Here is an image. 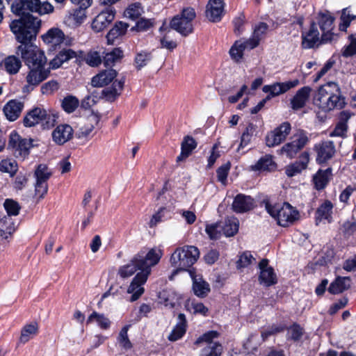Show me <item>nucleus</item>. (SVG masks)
<instances>
[{
    "label": "nucleus",
    "mask_w": 356,
    "mask_h": 356,
    "mask_svg": "<svg viewBox=\"0 0 356 356\" xmlns=\"http://www.w3.org/2000/svg\"><path fill=\"white\" fill-rule=\"evenodd\" d=\"M24 108V104L17 99L10 100L3 107V113L10 121L16 120L20 115Z\"/></svg>",
    "instance_id": "nucleus-25"
},
{
    "label": "nucleus",
    "mask_w": 356,
    "mask_h": 356,
    "mask_svg": "<svg viewBox=\"0 0 356 356\" xmlns=\"http://www.w3.org/2000/svg\"><path fill=\"white\" fill-rule=\"evenodd\" d=\"M57 119V115L48 112L44 108L36 107L29 112L24 119V124L26 127H33L41 123L44 129L53 127Z\"/></svg>",
    "instance_id": "nucleus-6"
},
{
    "label": "nucleus",
    "mask_w": 356,
    "mask_h": 356,
    "mask_svg": "<svg viewBox=\"0 0 356 356\" xmlns=\"http://www.w3.org/2000/svg\"><path fill=\"white\" fill-rule=\"evenodd\" d=\"M79 104V99L72 95L65 97L62 102V107L68 113L74 112Z\"/></svg>",
    "instance_id": "nucleus-58"
},
{
    "label": "nucleus",
    "mask_w": 356,
    "mask_h": 356,
    "mask_svg": "<svg viewBox=\"0 0 356 356\" xmlns=\"http://www.w3.org/2000/svg\"><path fill=\"white\" fill-rule=\"evenodd\" d=\"M75 56V52L71 49L60 51L51 61L50 67L52 69L60 67L65 62Z\"/></svg>",
    "instance_id": "nucleus-37"
},
{
    "label": "nucleus",
    "mask_w": 356,
    "mask_h": 356,
    "mask_svg": "<svg viewBox=\"0 0 356 356\" xmlns=\"http://www.w3.org/2000/svg\"><path fill=\"white\" fill-rule=\"evenodd\" d=\"M38 332V324L36 322H33L30 324L24 326L21 331L19 341L22 343H26Z\"/></svg>",
    "instance_id": "nucleus-41"
},
{
    "label": "nucleus",
    "mask_w": 356,
    "mask_h": 356,
    "mask_svg": "<svg viewBox=\"0 0 356 356\" xmlns=\"http://www.w3.org/2000/svg\"><path fill=\"white\" fill-rule=\"evenodd\" d=\"M224 11L223 0H209L207 5L206 15L213 22H219Z\"/></svg>",
    "instance_id": "nucleus-20"
},
{
    "label": "nucleus",
    "mask_w": 356,
    "mask_h": 356,
    "mask_svg": "<svg viewBox=\"0 0 356 356\" xmlns=\"http://www.w3.org/2000/svg\"><path fill=\"white\" fill-rule=\"evenodd\" d=\"M268 30V25L266 23L261 22L254 29L252 35L248 39L249 41L250 47L255 48L259 44L262 37L266 34Z\"/></svg>",
    "instance_id": "nucleus-39"
},
{
    "label": "nucleus",
    "mask_w": 356,
    "mask_h": 356,
    "mask_svg": "<svg viewBox=\"0 0 356 356\" xmlns=\"http://www.w3.org/2000/svg\"><path fill=\"white\" fill-rule=\"evenodd\" d=\"M309 139L307 134L300 131L294 136V140L285 144L282 147V152L289 158H293L296 154L307 143Z\"/></svg>",
    "instance_id": "nucleus-15"
},
{
    "label": "nucleus",
    "mask_w": 356,
    "mask_h": 356,
    "mask_svg": "<svg viewBox=\"0 0 356 356\" xmlns=\"http://www.w3.org/2000/svg\"><path fill=\"white\" fill-rule=\"evenodd\" d=\"M3 207L7 212V216H9L10 218L11 216H16L19 214L20 207L16 201L7 199L4 202Z\"/></svg>",
    "instance_id": "nucleus-62"
},
{
    "label": "nucleus",
    "mask_w": 356,
    "mask_h": 356,
    "mask_svg": "<svg viewBox=\"0 0 356 356\" xmlns=\"http://www.w3.org/2000/svg\"><path fill=\"white\" fill-rule=\"evenodd\" d=\"M220 224V229L222 234L227 236H232L236 234L238 230L239 222L238 219L234 216L228 217L223 222H218Z\"/></svg>",
    "instance_id": "nucleus-34"
},
{
    "label": "nucleus",
    "mask_w": 356,
    "mask_h": 356,
    "mask_svg": "<svg viewBox=\"0 0 356 356\" xmlns=\"http://www.w3.org/2000/svg\"><path fill=\"white\" fill-rule=\"evenodd\" d=\"M93 322L97 323V324L102 329H108L110 327L111 321L109 319L106 317L102 314H99L96 312H93L88 318L86 321L87 324L92 323Z\"/></svg>",
    "instance_id": "nucleus-47"
},
{
    "label": "nucleus",
    "mask_w": 356,
    "mask_h": 356,
    "mask_svg": "<svg viewBox=\"0 0 356 356\" xmlns=\"http://www.w3.org/2000/svg\"><path fill=\"white\" fill-rule=\"evenodd\" d=\"M309 161V154L306 152H303L300 155L299 161L286 167V174L288 177H293L296 175L307 168Z\"/></svg>",
    "instance_id": "nucleus-29"
},
{
    "label": "nucleus",
    "mask_w": 356,
    "mask_h": 356,
    "mask_svg": "<svg viewBox=\"0 0 356 356\" xmlns=\"http://www.w3.org/2000/svg\"><path fill=\"white\" fill-rule=\"evenodd\" d=\"M52 170L45 164H39L34 172L35 197L43 199L48 192V181L52 176Z\"/></svg>",
    "instance_id": "nucleus-9"
},
{
    "label": "nucleus",
    "mask_w": 356,
    "mask_h": 356,
    "mask_svg": "<svg viewBox=\"0 0 356 356\" xmlns=\"http://www.w3.org/2000/svg\"><path fill=\"white\" fill-rule=\"evenodd\" d=\"M186 307L188 311L194 314H200L203 316H207L208 314V308L202 302L193 300L188 302Z\"/></svg>",
    "instance_id": "nucleus-53"
},
{
    "label": "nucleus",
    "mask_w": 356,
    "mask_h": 356,
    "mask_svg": "<svg viewBox=\"0 0 356 356\" xmlns=\"http://www.w3.org/2000/svg\"><path fill=\"white\" fill-rule=\"evenodd\" d=\"M218 335L219 334L216 331H209L197 338L195 344L200 345V343L205 342L207 345H210L211 343H214L213 340L218 338Z\"/></svg>",
    "instance_id": "nucleus-63"
},
{
    "label": "nucleus",
    "mask_w": 356,
    "mask_h": 356,
    "mask_svg": "<svg viewBox=\"0 0 356 356\" xmlns=\"http://www.w3.org/2000/svg\"><path fill=\"white\" fill-rule=\"evenodd\" d=\"M143 13V9L140 3H134L130 4L124 13L125 17L132 20L137 19Z\"/></svg>",
    "instance_id": "nucleus-49"
},
{
    "label": "nucleus",
    "mask_w": 356,
    "mask_h": 356,
    "mask_svg": "<svg viewBox=\"0 0 356 356\" xmlns=\"http://www.w3.org/2000/svg\"><path fill=\"white\" fill-rule=\"evenodd\" d=\"M299 84L298 79H294L286 82H276L270 85H265L262 88V90L265 93H268L266 99L269 100L272 97L278 96L285 93L290 89L295 88Z\"/></svg>",
    "instance_id": "nucleus-14"
},
{
    "label": "nucleus",
    "mask_w": 356,
    "mask_h": 356,
    "mask_svg": "<svg viewBox=\"0 0 356 356\" xmlns=\"http://www.w3.org/2000/svg\"><path fill=\"white\" fill-rule=\"evenodd\" d=\"M115 11L112 7H108L99 13L92 22V29L100 32L106 29L115 18Z\"/></svg>",
    "instance_id": "nucleus-16"
},
{
    "label": "nucleus",
    "mask_w": 356,
    "mask_h": 356,
    "mask_svg": "<svg viewBox=\"0 0 356 356\" xmlns=\"http://www.w3.org/2000/svg\"><path fill=\"white\" fill-rule=\"evenodd\" d=\"M93 130L94 126L92 124H85L76 131L75 135L78 139L87 141L92 138Z\"/></svg>",
    "instance_id": "nucleus-56"
},
{
    "label": "nucleus",
    "mask_w": 356,
    "mask_h": 356,
    "mask_svg": "<svg viewBox=\"0 0 356 356\" xmlns=\"http://www.w3.org/2000/svg\"><path fill=\"white\" fill-rule=\"evenodd\" d=\"M163 255V250L158 246H154L148 250H141L134 255V261L139 263L141 272L151 273V268L157 265Z\"/></svg>",
    "instance_id": "nucleus-7"
},
{
    "label": "nucleus",
    "mask_w": 356,
    "mask_h": 356,
    "mask_svg": "<svg viewBox=\"0 0 356 356\" xmlns=\"http://www.w3.org/2000/svg\"><path fill=\"white\" fill-rule=\"evenodd\" d=\"M222 350V346L219 343H211L202 350L200 356H220Z\"/></svg>",
    "instance_id": "nucleus-57"
},
{
    "label": "nucleus",
    "mask_w": 356,
    "mask_h": 356,
    "mask_svg": "<svg viewBox=\"0 0 356 356\" xmlns=\"http://www.w3.org/2000/svg\"><path fill=\"white\" fill-rule=\"evenodd\" d=\"M267 212L276 220L277 224L282 227H287L293 224L299 218L298 211L290 204L285 202L283 204L266 205Z\"/></svg>",
    "instance_id": "nucleus-5"
},
{
    "label": "nucleus",
    "mask_w": 356,
    "mask_h": 356,
    "mask_svg": "<svg viewBox=\"0 0 356 356\" xmlns=\"http://www.w3.org/2000/svg\"><path fill=\"white\" fill-rule=\"evenodd\" d=\"M349 113L343 111L341 113L340 119L341 120L337 124L334 129L330 134L331 136H340L343 137L347 131V124L346 121L350 118Z\"/></svg>",
    "instance_id": "nucleus-42"
},
{
    "label": "nucleus",
    "mask_w": 356,
    "mask_h": 356,
    "mask_svg": "<svg viewBox=\"0 0 356 356\" xmlns=\"http://www.w3.org/2000/svg\"><path fill=\"white\" fill-rule=\"evenodd\" d=\"M317 156L316 161L318 163H325L330 159L335 153V147L332 141H323L315 145L314 147Z\"/></svg>",
    "instance_id": "nucleus-18"
},
{
    "label": "nucleus",
    "mask_w": 356,
    "mask_h": 356,
    "mask_svg": "<svg viewBox=\"0 0 356 356\" xmlns=\"http://www.w3.org/2000/svg\"><path fill=\"white\" fill-rule=\"evenodd\" d=\"M250 44L248 40L241 39L235 41L229 49V55L232 59L236 62H239L242 59L245 49H253L250 47Z\"/></svg>",
    "instance_id": "nucleus-28"
},
{
    "label": "nucleus",
    "mask_w": 356,
    "mask_h": 356,
    "mask_svg": "<svg viewBox=\"0 0 356 356\" xmlns=\"http://www.w3.org/2000/svg\"><path fill=\"white\" fill-rule=\"evenodd\" d=\"M220 227V224L218 222L207 225L205 230L210 238L217 239L220 237L222 232Z\"/></svg>",
    "instance_id": "nucleus-64"
},
{
    "label": "nucleus",
    "mask_w": 356,
    "mask_h": 356,
    "mask_svg": "<svg viewBox=\"0 0 356 356\" xmlns=\"http://www.w3.org/2000/svg\"><path fill=\"white\" fill-rule=\"evenodd\" d=\"M349 286L350 279L348 277H338L330 284L328 290L332 294H337L345 291Z\"/></svg>",
    "instance_id": "nucleus-46"
},
{
    "label": "nucleus",
    "mask_w": 356,
    "mask_h": 356,
    "mask_svg": "<svg viewBox=\"0 0 356 356\" xmlns=\"http://www.w3.org/2000/svg\"><path fill=\"white\" fill-rule=\"evenodd\" d=\"M31 146V142L22 138L15 131L10 134L8 148L10 149L16 157L25 158L29 153Z\"/></svg>",
    "instance_id": "nucleus-10"
},
{
    "label": "nucleus",
    "mask_w": 356,
    "mask_h": 356,
    "mask_svg": "<svg viewBox=\"0 0 356 356\" xmlns=\"http://www.w3.org/2000/svg\"><path fill=\"white\" fill-rule=\"evenodd\" d=\"M14 222L9 216H3L0 218V237L3 239H8L15 232Z\"/></svg>",
    "instance_id": "nucleus-33"
},
{
    "label": "nucleus",
    "mask_w": 356,
    "mask_h": 356,
    "mask_svg": "<svg viewBox=\"0 0 356 356\" xmlns=\"http://www.w3.org/2000/svg\"><path fill=\"white\" fill-rule=\"evenodd\" d=\"M42 38L50 49H56L63 43L65 34L61 29L54 27L42 35Z\"/></svg>",
    "instance_id": "nucleus-19"
},
{
    "label": "nucleus",
    "mask_w": 356,
    "mask_h": 356,
    "mask_svg": "<svg viewBox=\"0 0 356 356\" xmlns=\"http://www.w3.org/2000/svg\"><path fill=\"white\" fill-rule=\"evenodd\" d=\"M138 261H134V257L131 259L129 263L121 266L118 270V275L123 279L128 278L132 276L137 270H140Z\"/></svg>",
    "instance_id": "nucleus-44"
},
{
    "label": "nucleus",
    "mask_w": 356,
    "mask_h": 356,
    "mask_svg": "<svg viewBox=\"0 0 356 356\" xmlns=\"http://www.w3.org/2000/svg\"><path fill=\"white\" fill-rule=\"evenodd\" d=\"M334 17L328 11L319 13L318 23L322 32L321 40L323 42H330L334 38Z\"/></svg>",
    "instance_id": "nucleus-12"
},
{
    "label": "nucleus",
    "mask_w": 356,
    "mask_h": 356,
    "mask_svg": "<svg viewBox=\"0 0 356 356\" xmlns=\"http://www.w3.org/2000/svg\"><path fill=\"white\" fill-rule=\"evenodd\" d=\"M116 76L117 72L113 69L103 70L92 77L91 84L94 87H103L112 82Z\"/></svg>",
    "instance_id": "nucleus-26"
},
{
    "label": "nucleus",
    "mask_w": 356,
    "mask_h": 356,
    "mask_svg": "<svg viewBox=\"0 0 356 356\" xmlns=\"http://www.w3.org/2000/svg\"><path fill=\"white\" fill-rule=\"evenodd\" d=\"M122 57V51L119 48H115L111 51L108 52L104 56V63L106 67L112 66L115 62Z\"/></svg>",
    "instance_id": "nucleus-54"
},
{
    "label": "nucleus",
    "mask_w": 356,
    "mask_h": 356,
    "mask_svg": "<svg viewBox=\"0 0 356 356\" xmlns=\"http://www.w3.org/2000/svg\"><path fill=\"white\" fill-rule=\"evenodd\" d=\"M276 168V164L273 159V156L266 154L261 157L251 169L254 171H271Z\"/></svg>",
    "instance_id": "nucleus-36"
},
{
    "label": "nucleus",
    "mask_w": 356,
    "mask_h": 356,
    "mask_svg": "<svg viewBox=\"0 0 356 356\" xmlns=\"http://www.w3.org/2000/svg\"><path fill=\"white\" fill-rule=\"evenodd\" d=\"M260 270L259 282L265 286H270L277 283V279L274 269L268 265V260L264 259L259 263Z\"/></svg>",
    "instance_id": "nucleus-17"
},
{
    "label": "nucleus",
    "mask_w": 356,
    "mask_h": 356,
    "mask_svg": "<svg viewBox=\"0 0 356 356\" xmlns=\"http://www.w3.org/2000/svg\"><path fill=\"white\" fill-rule=\"evenodd\" d=\"M152 59L150 52L142 51L138 53L135 57L136 67L138 70H140L145 67Z\"/></svg>",
    "instance_id": "nucleus-61"
},
{
    "label": "nucleus",
    "mask_w": 356,
    "mask_h": 356,
    "mask_svg": "<svg viewBox=\"0 0 356 356\" xmlns=\"http://www.w3.org/2000/svg\"><path fill=\"white\" fill-rule=\"evenodd\" d=\"M129 328V325H128L124 326L121 329L118 337V342L120 346L124 350H130L132 348V343L129 339L127 334Z\"/></svg>",
    "instance_id": "nucleus-50"
},
{
    "label": "nucleus",
    "mask_w": 356,
    "mask_h": 356,
    "mask_svg": "<svg viewBox=\"0 0 356 356\" xmlns=\"http://www.w3.org/2000/svg\"><path fill=\"white\" fill-rule=\"evenodd\" d=\"M21 67L22 62L20 59L16 57L15 56H9L6 57L2 63V67L9 74H17L19 72Z\"/></svg>",
    "instance_id": "nucleus-38"
},
{
    "label": "nucleus",
    "mask_w": 356,
    "mask_h": 356,
    "mask_svg": "<svg viewBox=\"0 0 356 356\" xmlns=\"http://www.w3.org/2000/svg\"><path fill=\"white\" fill-rule=\"evenodd\" d=\"M102 57L99 51L90 50L85 54L83 60L88 65L94 67L101 64Z\"/></svg>",
    "instance_id": "nucleus-52"
},
{
    "label": "nucleus",
    "mask_w": 356,
    "mask_h": 356,
    "mask_svg": "<svg viewBox=\"0 0 356 356\" xmlns=\"http://www.w3.org/2000/svg\"><path fill=\"white\" fill-rule=\"evenodd\" d=\"M291 130L290 123L284 122L268 132L266 136V144L268 147H275L284 142Z\"/></svg>",
    "instance_id": "nucleus-11"
},
{
    "label": "nucleus",
    "mask_w": 356,
    "mask_h": 356,
    "mask_svg": "<svg viewBox=\"0 0 356 356\" xmlns=\"http://www.w3.org/2000/svg\"><path fill=\"white\" fill-rule=\"evenodd\" d=\"M331 175V169L327 168L325 170H318L314 177V183L318 190L325 188L329 181Z\"/></svg>",
    "instance_id": "nucleus-43"
},
{
    "label": "nucleus",
    "mask_w": 356,
    "mask_h": 356,
    "mask_svg": "<svg viewBox=\"0 0 356 356\" xmlns=\"http://www.w3.org/2000/svg\"><path fill=\"white\" fill-rule=\"evenodd\" d=\"M254 200L249 195H237L232 203V209L236 213H245L253 209Z\"/></svg>",
    "instance_id": "nucleus-24"
},
{
    "label": "nucleus",
    "mask_w": 356,
    "mask_h": 356,
    "mask_svg": "<svg viewBox=\"0 0 356 356\" xmlns=\"http://www.w3.org/2000/svg\"><path fill=\"white\" fill-rule=\"evenodd\" d=\"M86 18V10L77 8L70 13L64 18V23L70 27H76L81 25Z\"/></svg>",
    "instance_id": "nucleus-30"
},
{
    "label": "nucleus",
    "mask_w": 356,
    "mask_h": 356,
    "mask_svg": "<svg viewBox=\"0 0 356 356\" xmlns=\"http://www.w3.org/2000/svg\"><path fill=\"white\" fill-rule=\"evenodd\" d=\"M11 10L20 17L12 21L10 30L19 42L24 43L35 39L41 26V20L30 12L49 14L54 11V7L49 3H41L40 0H17L13 3Z\"/></svg>",
    "instance_id": "nucleus-1"
},
{
    "label": "nucleus",
    "mask_w": 356,
    "mask_h": 356,
    "mask_svg": "<svg viewBox=\"0 0 356 356\" xmlns=\"http://www.w3.org/2000/svg\"><path fill=\"white\" fill-rule=\"evenodd\" d=\"M73 132L69 124H60L52 132L53 140L58 145H63L72 138Z\"/></svg>",
    "instance_id": "nucleus-22"
},
{
    "label": "nucleus",
    "mask_w": 356,
    "mask_h": 356,
    "mask_svg": "<svg viewBox=\"0 0 356 356\" xmlns=\"http://www.w3.org/2000/svg\"><path fill=\"white\" fill-rule=\"evenodd\" d=\"M149 277V272H138L132 280L127 289V293L131 294L130 301L137 300L145 291L144 285Z\"/></svg>",
    "instance_id": "nucleus-13"
},
{
    "label": "nucleus",
    "mask_w": 356,
    "mask_h": 356,
    "mask_svg": "<svg viewBox=\"0 0 356 356\" xmlns=\"http://www.w3.org/2000/svg\"><path fill=\"white\" fill-rule=\"evenodd\" d=\"M18 169L17 162L11 159H3L0 162V171L8 173L10 176L15 175Z\"/></svg>",
    "instance_id": "nucleus-51"
},
{
    "label": "nucleus",
    "mask_w": 356,
    "mask_h": 356,
    "mask_svg": "<svg viewBox=\"0 0 356 356\" xmlns=\"http://www.w3.org/2000/svg\"><path fill=\"white\" fill-rule=\"evenodd\" d=\"M187 323L184 314L178 315V322L168 337L170 341H176L180 339L186 332Z\"/></svg>",
    "instance_id": "nucleus-31"
},
{
    "label": "nucleus",
    "mask_w": 356,
    "mask_h": 356,
    "mask_svg": "<svg viewBox=\"0 0 356 356\" xmlns=\"http://www.w3.org/2000/svg\"><path fill=\"white\" fill-rule=\"evenodd\" d=\"M314 104L325 112L335 108H341L345 99L341 96L339 85L335 82H327L319 87L314 99Z\"/></svg>",
    "instance_id": "nucleus-3"
},
{
    "label": "nucleus",
    "mask_w": 356,
    "mask_h": 356,
    "mask_svg": "<svg viewBox=\"0 0 356 356\" xmlns=\"http://www.w3.org/2000/svg\"><path fill=\"white\" fill-rule=\"evenodd\" d=\"M124 83V80H115L113 82L111 88H106L103 90V95L108 100H114L120 95L123 88Z\"/></svg>",
    "instance_id": "nucleus-40"
},
{
    "label": "nucleus",
    "mask_w": 356,
    "mask_h": 356,
    "mask_svg": "<svg viewBox=\"0 0 356 356\" xmlns=\"http://www.w3.org/2000/svg\"><path fill=\"white\" fill-rule=\"evenodd\" d=\"M200 257V251L197 248L193 245H185L177 248L172 254L170 262L172 266L176 269L173 271L170 279L176 275L178 271L186 270L193 266Z\"/></svg>",
    "instance_id": "nucleus-4"
},
{
    "label": "nucleus",
    "mask_w": 356,
    "mask_h": 356,
    "mask_svg": "<svg viewBox=\"0 0 356 356\" xmlns=\"http://www.w3.org/2000/svg\"><path fill=\"white\" fill-rule=\"evenodd\" d=\"M129 25L127 23L122 22L115 23V26L109 31L106 35L108 40L109 42L113 41L119 36L124 35Z\"/></svg>",
    "instance_id": "nucleus-48"
},
{
    "label": "nucleus",
    "mask_w": 356,
    "mask_h": 356,
    "mask_svg": "<svg viewBox=\"0 0 356 356\" xmlns=\"http://www.w3.org/2000/svg\"><path fill=\"white\" fill-rule=\"evenodd\" d=\"M16 54L20 56L29 67L30 72L26 76V81L31 86H37L46 79L49 70L44 67L47 58L44 54L31 42L21 43L17 48Z\"/></svg>",
    "instance_id": "nucleus-2"
},
{
    "label": "nucleus",
    "mask_w": 356,
    "mask_h": 356,
    "mask_svg": "<svg viewBox=\"0 0 356 356\" xmlns=\"http://www.w3.org/2000/svg\"><path fill=\"white\" fill-rule=\"evenodd\" d=\"M255 263V259L250 252H243L240 257L236 263L238 269H243L248 268L251 264Z\"/></svg>",
    "instance_id": "nucleus-60"
},
{
    "label": "nucleus",
    "mask_w": 356,
    "mask_h": 356,
    "mask_svg": "<svg viewBox=\"0 0 356 356\" xmlns=\"http://www.w3.org/2000/svg\"><path fill=\"white\" fill-rule=\"evenodd\" d=\"M356 19V15L353 14L349 8H345L341 10L339 29L341 31H346L352 21Z\"/></svg>",
    "instance_id": "nucleus-45"
},
{
    "label": "nucleus",
    "mask_w": 356,
    "mask_h": 356,
    "mask_svg": "<svg viewBox=\"0 0 356 356\" xmlns=\"http://www.w3.org/2000/svg\"><path fill=\"white\" fill-rule=\"evenodd\" d=\"M320 33L316 24L312 23L308 32L302 33L301 45L304 49H312L318 44Z\"/></svg>",
    "instance_id": "nucleus-23"
},
{
    "label": "nucleus",
    "mask_w": 356,
    "mask_h": 356,
    "mask_svg": "<svg viewBox=\"0 0 356 356\" xmlns=\"http://www.w3.org/2000/svg\"><path fill=\"white\" fill-rule=\"evenodd\" d=\"M195 12L193 8L188 7L176 15L170 22V27L183 36H187L193 31V21L195 17Z\"/></svg>",
    "instance_id": "nucleus-8"
},
{
    "label": "nucleus",
    "mask_w": 356,
    "mask_h": 356,
    "mask_svg": "<svg viewBox=\"0 0 356 356\" xmlns=\"http://www.w3.org/2000/svg\"><path fill=\"white\" fill-rule=\"evenodd\" d=\"M304 330L300 325L294 323L287 329L286 337L293 341H299L302 337Z\"/></svg>",
    "instance_id": "nucleus-55"
},
{
    "label": "nucleus",
    "mask_w": 356,
    "mask_h": 356,
    "mask_svg": "<svg viewBox=\"0 0 356 356\" xmlns=\"http://www.w3.org/2000/svg\"><path fill=\"white\" fill-rule=\"evenodd\" d=\"M312 89L309 86H305L299 89L291 100V108L298 110L304 107L309 97Z\"/></svg>",
    "instance_id": "nucleus-27"
},
{
    "label": "nucleus",
    "mask_w": 356,
    "mask_h": 356,
    "mask_svg": "<svg viewBox=\"0 0 356 356\" xmlns=\"http://www.w3.org/2000/svg\"><path fill=\"white\" fill-rule=\"evenodd\" d=\"M333 204L329 200H325L318 208L316 213V224H318L321 220H325L327 222L332 221Z\"/></svg>",
    "instance_id": "nucleus-32"
},
{
    "label": "nucleus",
    "mask_w": 356,
    "mask_h": 356,
    "mask_svg": "<svg viewBox=\"0 0 356 356\" xmlns=\"http://www.w3.org/2000/svg\"><path fill=\"white\" fill-rule=\"evenodd\" d=\"M349 43L341 49V55L345 58L353 56L356 54V38L353 35L348 37Z\"/></svg>",
    "instance_id": "nucleus-59"
},
{
    "label": "nucleus",
    "mask_w": 356,
    "mask_h": 356,
    "mask_svg": "<svg viewBox=\"0 0 356 356\" xmlns=\"http://www.w3.org/2000/svg\"><path fill=\"white\" fill-rule=\"evenodd\" d=\"M196 146L197 143L193 138L189 136L184 137L181 145V153L177 156V161H181L188 157Z\"/></svg>",
    "instance_id": "nucleus-35"
},
{
    "label": "nucleus",
    "mask_w": 356,
    "mask_h": 356,
    "mask_svg": "<svg viewBox=\"0 0 356 356\" xmlns=\"http://www.w3.org/2000/svg\"><path fill=\"white\" fill-rule=\"evenodd\" d=\"M189 273L193 280L194 293L200 298L206 297L210 291L209 284L203 280L200 275L195 274L193 270H189Z\"/></svg>",
    "instance_id": "nucleus-21"
}]
</instances>
